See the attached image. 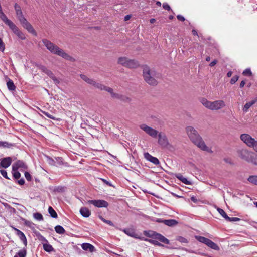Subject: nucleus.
Returning a JSON list of instances; mask_svg holds the SVG:
<instances>
[{"instance_id":"69168bd1","label":"nucleus","mask_w":257,"mask_h":257,"mask_svg":"<svg viewBox=\"0 0 257 257\" xmlns=\"http://www.w3.org/2000/svg\"><path fill=\"white\" fill-rule=\"evenodd\" d=\"M191 200L194 203H197L198 202V200L195 196H192L191 197Z\"/></svg>"},{"instance_id":"a18cd8bd","label":"nucleus","mask_w":257,"mask_h":257,"mask_svg":"<svg viewBox=\"0 0 257 257\" xmlns=\"http://www.w3.org/2000/svg\"><path fill=\"white\" fill-rule=\"evenodd\" d=\"M240 220V218H237V217H229L228 216V218L226 219V220L228 221H230V222H236V221H238Z\"/></svg>"},{"instance_id":"6e6d98bb","label":"nucleus","mask_w":257,"mask_h":257,"mask_svg":"<svg viewBox=\"0 0 257 257\" xmlns=\"http://www.w3.org/2000/svg\"><path fill=\"white\" fill-rule=\"evenodd\" d=\"M243 74L244 75H251V72L249 69H246L243 72Z\"/></svg>"},{"instance_id":"052dcab7","label":"nucleus","mask_w":257,"mask_h":257,"mask_svg":"<svg viewBox=\"0 0 257 257\" xmlns=\"http://www.w3.org/2000/svg\"><path fill=\"white\" fill-rule=\"evenodd\" d=\"M18 183L20 185H23L25 184V180L23 178H22L17 181Z\"/></svg>"},{"instance_id":"9d476101","label":"nucleus","mask_w":257,"mask_h":257,"mask_svg":"<svg viewBox=\"0 0 257 257\" xmlns=\"http://www.w3.org/2000/svg\"><path fill=\"white\" fill-rule=\"evenodd\" d=\"M7 25L20 39L21 40H25L26 39L25 34L12 21L8 24Z\"/></svg>"},{"instance_id":"72a5a7b5","label":"nucleus","mask_w":257,"mask_h":257,"mask_svg":"<svg viewBox=\"0 0 257 257\" xmlns=\"http://www.w3.org/2000/svg\"><path fill=\"white\" fill-rule=\"evenodd\" d=\"M48 212L50 214V216L54 218H57V214L56 212L54 210V209L51 207L49 206L48 208Z\"/></svg>"},{"instance_id":"8fccbe9b","label":"nucleus","mask_w":257,"mask_h":257,"mask_svg":"<svg viewBox=\"0 0 257 257\" xmlns=\"http://www.w3.org/2000/svg\"><path fill=\"white\" fill-rule=\"evenodd\" d=\"M239 77L237 75L233 76L230 80V83L232 84H234L238 79Z\"/></svg>"},{"instance_id":"1a4fd4ad","label":"nucleus","mask_w":257,"mask_h":257,"mask_svg":"<svg viewBox=\"0 0 257 257\" xmlns=\"http://www.w3.org/2000/svg\"><path fill=\"white\" fill-rule=\"evenodd\" d=\"M80 76L81 78L83 79L84 81H85L87 83L94 86L95 88L102 90V88L104 87V85L96 82L93 79L88 77L87 76L84 74H81Z\"/></svg>"},{"instance_id":"37998d69","label":"nucleus","mask_w":257,"mask_h":257,"mask_svg":"<svg viewBox=\"0 0 257 257\" xmlns=\"http://www.w3.org/2000/svg\"><path fill=\"white\" fill-rule=\"evenodd\" d=\"M249 162L257 166V154L253 153V155L252 156L251 160Z\"/></svg>"},{"instance_id":"5fc2aeb1","label":"nucleus","mask_w":257,"mask_h":257,"mask_svg":"<svg viewBox=\"0 0 257 257\" xmlns=\"http://www.w3.org/2000/svg\"><path fill=\"white\" fill-rule=\"evenodd\" d=\"M25 177L26 179L28 181H30L31 180V175H30V174L29 172H26L25 173Z\"/></svg>"},{"instance_id":"58836bf2","label":"nucleus","mask_w":257,"mask_h":257,"mask_svg":"<svg viewBox=\"0 0 257 257\" xmlns=\"http://www.w3.org/2000/svg\"><path fill=\"white\" fill-rule=\"evenodd\" d=\"M217 210L219 212V213L226 220L228 218V216L226 214V213L225 212V211L220 208L217 207Z\"/></svg>"},{"instance_id":"4468645a","label":"nucleus","mask_w":257,"mask_h":257,"mask_svg":"<svg viewBox=\"0 0 257 257\" xmlns=\"http://www.w3.org/2000/svg\"><path fill=\"white\" fill-rule=\"evenodd\" d=\"M12 162V159L10 157H7L0 159V168H7L10 166Z\"/></svg>"},{"instance_id":"6ab92c4d","label":"nucleus","mask_w":257,"mask_h":257,"mask_svg":"<svg viewBox=\"0 0 257 257\" xmlns=\"http://www.w3.org/2000/svg\"><path fill=\"white\" fill-rule=\"evenodd\" d=\"M144 155L145 159L152 162L154 165H157L160 163L159 160L156 157L152 156L149 153H145Z\"/></svg>"},{"instance_id":"680f3d73","label":"nucleus","mask_w":257,"mask_h":257,"mask_svg":"<svg viewBox=\"0 0 257 257\" xmlns=\"http://www.w3.org/2000/svg\"><path fill=\"white\" fill-rule=\"evenodd\" d=\"M104 222L107 223V224L109 225L110 226H114V224L112 221L110 220H104Z\"/></svg>"},{"instance_id":"864d4df0","label":"nucleus","mask_w":257,"mask_h":257,"mask_svg":"<svg viewBox=\"0 0 257 257\" xmlns=\"http://www.w3.org/2000/svg\"><path fill=\"white\" fill-rule=\"evenodd\" d=\"M64 187H61V186H58V187H56L54 191H56V192H63L64 191Z\"/></svg>"},{"instance_id":"e2e57ef3","label":"nucleus","mask_w":257,"mask_h":257,"mask_svg":"<svg viewBox=\"0 0 257 257\" xmlns=\"http://www.w3.org/2000/svg\"><path fill=\"white\" fill-rule=\"evenodd\" d=\"M217 61L216 60H214L213 61H212L210 63L209 65L211 67H213L217 63Z\"/></svg>"},{"instance_id":"4d7b16f0","label":"nucleus","mask_w":257,"mask_h":257,"mask_svg":"<svg viewBox=\"0 0 257 257\" xmlns=\"http://www.w3.org/2000/svg\"><path fill=\"white\" fill-rule=\"evenodd\" d=\"M13 229L16 231V234L18 236H20L21 234H23V233L20 230L15 227H13Z\"/></svg>"},{"instance_id":"c9c22d12","label":"nucleus","mask_w":257,"mask_h":257,"mask_svg":"<svg viewBox=\"0 0 257 257\" xmlns=\"http://www.w3.org/2000/svg\"><path fill=\"white\" fill-rule=\"evenodd\" d=\"M27 254L26 250H20L14 257H26Z\"/></svg>"},{"instance_id":"de8ad7c7","label":"nucleus","mask_w":257,"mask_h":257,"mask_svg":"<svg viewBox=\"0 0 257 257\" xmlns=\"http://www.w3.org/2000/svg\"><path fill=\"white\" fill-rule=\"evenodd\" d=\"M5 49V45L3 42L2 39L0 38V51L4 52Z\"/></svg>"},{"instance_id":"0e129e2a","label":"nucleus","mask_w":257,"mask_h":257,"mask_svg":"<svg viewBox=\"0 0 257 257\" xmlns=\"http://www.w3.org/2000/svg\"><path fill=\"white\" fill-rule=\"evenodd\" d=\"M178 20H180L181 21H184L185 18L182 16L178 15Z\"/></svg>"},{"instance_id":"ddd939ff","label":"nucleus","mask_w":257,"mask_h":257,"mask_svg":"<svg viewBox=\"0 0 257 257\" xmlns=\"http://www.w3.org/2000/svg\"><path fill=\"white\" fill-rule=\"evenodd\" d=\"M157 137H158V143L160 146L165 147L168 145L169 143L167 138L164 133L160 132Z\"/></svg>"},{"instance_id":"0eeeda50","label":"nucleus","mask_w":257,"mask_h":257,"mask_svg":"<svg viewBox=\"0 0 257 257\" xmlns=\"http://www.w3.org/2000/svg\"><path fill=\"white\" fill-rule=\"evenodd\" d=\"M240 139L248 147H252L254 150L257 141L252 138L249 134H243L240 136Z\"/></svg>"},{"instance_id":"aec40b11","label":"nucleus","mask_w":257,"mask_h":257,"mask_svg":"<svg viewBox=\"0 0 257 257\" xmlns=\"http://www.w3.org/2000/svg\"><path fill=\"white\" fill-rule=\"evenodd\" d=\"M14 8L16 11L17 16L20 22L25 19V18L23 15V13L21 9L20 6L17 4H15Z\"/></svg>"},{"instance_id":"c03bdc74","label":"nucleus","mask_w":257,"mask_h":257,"mask_svg":"<svg viewBox=\"0 0 257 257\" xmlns=\"http://www.w3.org/2000/svg\"><path fill=\"white\" fill-rule=\"evenodd\" d=\"M12 174L13 177L16 179H19L21 177L20 173L17 170H13L12 169Z\"/></svg>"},{"instance_id":"9b49d317","label":"nucleus","mask_w":257,"mask_h":257,"mask_svg":"<svg viewBox=\"0 0 257 257\" xmlns=\"http://www.w3.org/2000/svg\"><path fill=\"white\" fill-rule=\"evenodd\" d=\"M88 203L97 207H107L108 206V202L103 200H90L88 201Z\"/></svg>"},{"instance_id":"338daca9","label":"nucleus","mask_w":257,"mask_h":257,"mask_svg":"<svg viewBox=\"0 0 257 257\" xmlns=\"http://www.w3.org/2000/svg\"><path fill=\"white\" fill-rule=\"evenodd\" d=\"M102 181H103L105 184H106L107 185H108V186H112L111 184L109 182L107 181V180H105V179H102Z\"/></svg>"},{"instance_id":"cd10ccee","label":"nucleus","mask_w":257,"mask_h":257,"mask_svg":"<svg viewBox=\"0 0 257 257\" xmlns=\"http://www.w3.org/2000/svg\"><path fill=\"white\" fill-rule=\"evenodd\" d=\"M178 179H179L182 183L186 185H191L192 184L190 180H188L186 178L184 177L181 174H178Z\"/></svg>"},{"instance_id":"4c0bfd02","label":"nucleus","mask_w":257,"mask_h":257,"mask_svg":"<svg viewBox=\"0 0 257 257\" xmlns=\"http://www.w3.org/2000/svg\"><path fill=\"white\" fill-rule=\"evenodd\" d=\"M55 161L56 164L55 166H57L58 165H62L64 164L63 159L61 157H55Z\"/></svg>"},{"instance_id":"79ce46f5","label":"nucleus","mask_w":257,"mask_h":257,"mask_svg":"<svg viewBox=\"0 0 257 257\" xmlns=\"http://www.w3.org/2000/svg\"><path fill=\"white\" fill-rule=\"evenodd\" d=\"M20 239L23 242L24 245L26 246H27V239H26V237L25 235V234H24V233H23V234H21L20 236H19Z\"/></svg>"},{"instance_id":"c85d7f7f","label":"nucleus","mask_w":257,"mask_h":257,"mask_svg":"<svg viewBox=\"0 0 257 257\" xmlns=\"http://www.w3.org/2000/svg\"><path fill=\"white\" fill-rule=\"evenodd\" d=\"M123 232L127 235L136 238V234L134 230L130 228L125 229L123 230Z\"/></svg>"},{"instance_id":"7c9ffc66","label":"nucleus","mask_w":257,"mask_h":257,"mask_svg":"<svg viewBox=\"0 0 257 257\" xmlns=\"http://www.w3.org/2000/svg\"><path fill=\"white\" fill-rule=\"evenodd\" d=\"M7 85L9 90L14 91L16 89V86H15L13 81L11 79H9L7 82Z\"/></svg>"},{"instance_id":"f03ea898","label":"nucleus","mask_w":257,"mask_h":257,"mask_svg":"<svg viewBox=\"0 0 257 257\" xmlns=\"http://www.w3.org/2000/svg\"><path fill=\"white\" fill-rule=\"evenodd\" d=\"M42 42L47 49L52 53L61 56L64 59L73 62L75 61V59L66 53L63 49L60 48L58 46L49 40L46 39H43L42 40Z\"/></svg>"},{"instance_id":"774afa93","label":"nucleus","mask_w":257,"mask_h":257,"mask_svg":"<svg viewBox=\"0 0 257 257\" xmlns=\"http://www.w3.org/2000/svg\"><path fill=\"white\" fill-rule=\"evenodd\" d=\"M245 81H244V80H242V81L241 82L240 84V88H242V87H244V85H245Z\"/></svg>"},{"instance_id":"a211bd4d","label":"nucleus","mask_w":257,"mask_h":257,"mask_svg":"<svg viewBox=\"0 0 257 257\" xmlns=\"http://www.w3.org/2000/svg\"><path fill=\"white\" fill-rule=\"evenodd\" d=\"M152 236L155 239H157L164 243L166 244H168L169 243V240L160 234L153 232Z\"/></svg>"},{"instance_id":"b1692460","label":"nucleus","mask_w":257,"mask_h":257,"mask_svg":"<svg viewBox=\"0 0 257 257\" xmlns=\"http://www.w3.org/2000/svg\"><path fill=\"white\" fill-rule=\"evenodd\" d=\"M256 102V100L254 99V100H252V101L249 102H247L246 103L244 107H243V111L244 112H246L248 109L252 106L255 103V102Z\"/></svg>"},{"instance_id":"5701e85b","label":"nucleus","mask_w":257,"mask_h":257,"mask_svg":"<svg viewBox=\"0 0 257 257\" xmlns=\"http://www.w3.org/2000/svg\"><path fill=\"white\" fill-rule=\"evenodd\" d=\"M0 19L6 24H9L11 21L8 19L6 15L3 13L2 7L0 6Z\"/></svg>"},{"instance_id":"c756f323","label":"nucleus","mask_w":257,"mask_h":257,"mask_svg":"<svg viewBox=\"0 0 257 257\" xmlns=\"http://www.w3.org/2000/svg\"><path fill=\"white\" fill-rule=\"evenodd\" d=\"M195 238L199 242L203 243L206 245V243H207L208 241L209 240V239L201 236H195Z\"/></svg>"},{"instance_id":"a19ab883","label":"nucleus","mask_w":257,"mask_h":257,"mask_svg":"<svg viewBox=\"0 0 257 257\" xmlns=\"http://www.w3.org/2000/svg\"><path fill=\"white\" fill-rule=\"evenodd\" d=\"M34 218L37 220H43V217L42 215L40 213H35L33 214Z\"/></svg>"},{"instance_id":"f8f14e48","label":"nucleus","mask_w":257,"mask_h":257,"mask_svg":"<svg viewBox=\"0 0 257 257\" xmlns=\"http://www.w3.org/2000/svg\"><path fill=\"white\" fill-rule=\"evenodd\" d=\"M20 23L23 25V27L27 29L29 33L33 34L35 36H37V33L36 31L34 30L32 25L29 23L26 19L20 21Z\"/></svg>"},{"instance_id":"7ed1b4c3","label":"nucleus","mask_w":257,"mask_h":257,"mask_svg":"<svg viewBox=\"0 0 257 257\" xmlns=\"http://www.w3.org/2000/svg\"><path fill=\"white\" fill-rule=\"evenodd\" d=\"M143 75L146 82L152 86L158 84L157 79L160 77V74L153 69H151L148 66L143 67Z\"/></svg>"},{"instance_id":"2eb2a0df","label":"nucleus","mask_w":257,"mask_h":257,"mask_svg":"<svg viewBox=\"0 0 257 257\" xmlns=\"http://www.w3.org/2000/svg\"><path fill=\"white\" fill-rule=\"evenodd\" d=\"M102 90H105L109 93L112 98L119 99L120 94L114 92L112 88L104 85Z\"/></svg>"},{"instance_id":"393cba45","label":"nucleus","mask_w":257,"mask_h":257,"mask_svg":"<svg viewBox=\"0 0 257 257\" xmlns=\"http://www.w3.org/2000/svg\"><path fill=\"white\" fill-rule=\"evenodd\" d=\"M206 245L214 250H219V246L216 243H215L214 242H213L212 241H211L210 239L208 241V243H206Z\"/></svg>"},{"instance_id":"dca6fc26","label":"nucleus","mask_w":257,"mask_h":257,"mask_svg":"<svg viewBox=\"0 0 257 257\" xmlns=\"http://www.w3.org/2000/svg\"><path fill=\"white\" fill-rule=\"evenodd\" d=\"M156 221L159 223H163L165 225H167L168 226H175L177 224V221L173 219L166 220L158 219L156 220Z\"/></svg>"},{"instance_id":"ea45409f","label":"nucleus","mask_w":257,"mask_h":257,"mask_svg":"<svg viewBox=\"0 0 257 257\" xmlns=\"http://www.w3.org/2000/svg\"><path fill=\"white\" fill-rule=\"evenodd\" d=\"M46 161L48 164H49L51 165L55 166V161L53 158H51L50 157L48 156H46Z\"/></svg>"},{"instance_id":"20e7f679","label":"nucleus","mask_w":257,"mask_h":257,"mask_svg":"<svg viewBox=\"0 0 257 257\" xmlns=\"http://www.w3.org/2000/svg\"><path fill=\"white\" fill-rule=\"evenodd\" d=\"M200 102L206 108L212 111L218 110L225 106V102L222 100L210 101L205 98H201Z\"/></svg>"},{"instance_id":"39448f33","label":"nucleus","mask_w":257,"mask_h":257,"mask_svg":"<svg viewBox=\"0 0 257 257\" xmlns=\"http://www.w3.org/2000/svg\"><path fill=\"white\" fill-rule=\"evenodd\" d=\"M118 64L128 68H136L140 65L139 62L135 59H130L126 57H120L118 59Z\"/></svg>"},{"instance_id":"f257e3e1","label":"nucleus","mask_w":257,"mask_h":257,"mask_svg":"<svg viewBox=\"0 0 257 257\" xmlns=\"http://www.w3.org/2000/svg\"><path fill=\"white\" fill-rule=\"evenodd\" d=\"M186 132L191 142L201 150L209 153H213L211 148L206 145L201 136L194 127L188 126L186 128Z\"/></svg>"},{"instance_id":"423d86ee","label":"nucleus","mask_w":257,"mask_h":257,"mask_svg":"<svg viewBox=\"0 0 257 257\" xmlns=\"http://www.w3.org/2000/svg\"><path fill=\"white\" fill-rule=\"evenodd\" d=\"M237 153L239 157L247 162L251 160L252 156L253 155V152L249 151L246 149H240L237 151Z\"/></svg>"},{"instance_id":"4be33fe9","label":"nucleus","mask_w":257,"mask_h":257,"mask_svg":"<svg viewBox=\"0 0 257 257\" xmlns=\"http://www.w3.org/2000/svg\"><path fill=\"white\" fill-rule=\"evenodd\" d=\"M80 213L82 216L85 218L88 217L90 215L89 210L86 207L81 208L80 209Z\"/></svg>"},{"instance_id":"13d9d810","label":"nucleus","mask_w":257,"mask_h":257,"mask_svg":"<svg viewBox=\"0 0 257 257\" xmlns=\"http://www.w3.org/2000/svg\"><path fill=\"white\" fill-rule=\"evenodd\" d=\"M151 242H152L153 244L158 245V246H161V244L159 243L157 240H152L150 241Z\"/></svg>"},{"instance_id":"a878e982","label":"nucleus","mask_w":257,"mask_h":257,"mask_svg":"<svg viewBox=\"0 0 257 257\" xmlns=\"http://www.w3.org/2000/svg\"><path fill=\"white\" fill-rule=\"evenodd\" d=\"M46 74L54 81L55 84L59 83V80L55 76L54 74L51 70H48Z\"/></svg>"},{"instance_id":"bb28decb","label":"nucleus","mask_w":257,"mask_h":257,"mask_svg":"<svg viewBox=\"0 0 257 257\" xmlns=\"http://www.w3.org/2000/svg\"><path fill=\"white\" fill-rule=\"evenodd\" d=\"M15 146L14 143H10L7 141H0V147L10 148Z\"/></svg>"},{"instance_id":"412c9836","label":"nucleus","mask_w":257,"mask_h":257,"mask_svg":"<svg viewBox=\"0 0 257 257\" xmlns=\"http://www.w3.org/2000/svg\"><path fill=\"white\" fill-rule=\"evenodd\" d=\"M82 249L86 251H89L90 252H93L95 250V247L92 244L84 243L81 245Z\"/></svg>"},{"instance_id":"09e8293b","label":"nucleus","mask_w":257,"mask_h":257,"mask_svg":"<svg viewBox=\"0 0 257 257\" xmlns=\"http://www.w3.org/2000/svg\"><path fill=\"white\" fill-rule=\"evenodd\" d=\"M42 113L45 115H46L48 118H51V119H53V120H55L56 119L55 117H54L53 115H52L50 114H49L48 112H45V111H42Z\"/></svg>"},{"instance_id":"f3484780","label":"nucleus","mask_w":257,"mask_h":257,"mask_svg":"<svg viewBox=\"0 0 257 257\" xmlns=\"http://www.w3.org/2000/svg\"><path fill=\"white\" fill-rule=\"evenodd\" d=\"M13 170H18L19 169H27V165L22 161H17L12 166Z\"/></svg>"},{"instance_id":"f704fd0d","label":"nucleus","mask_w":257,"mask_h":257,"mask_svg":"<svg viewBox=\"0 0 257 257\" xmlns=\"http://www.w3.org/2000/svg\"><path fill=\"white\" fill-rule=\"evenodd\" d=\"M119 100L124 102H129L131 101V99L128 97L123 95L120 94L119 99Z\"/></svg>"},{"instance_id":"6e6552de","label":"nucleus","mask_w":257,"mask_h":257,"mask_svg":"<svg viewBox=\"0 0 257 257\" xmlns=\"http://www.w3.org/2000/svg\"><path fill=\"white\" fill-rule=\"evenodd\" d=\"M140 128L153 138H156L159 133L157 130L148 126L146 124H141L140 125Z\"/></svg>"},{"instance_id":"2f4dec72","label":"nucleus","mask_w":257,"mask_h":257,"mask_svg":"<svg viewBox=\"0 0 257 257\" xmlns=\"http://www.w3.org/2000/svg\"><path fill=\"white\" fill-rule=\"evenodd\" d=\"M43 249L45 251L48 252H51L54 250L52 246L48 243L43 244Z\"/></svg>"},{"instance_id":"49530a36","label":"nucleus","mask_w":257,"mask_h":257,"mask_svg":"<svg viewBox=\"0 0 257 257\" xmlns=\"http://www.w3.org/2000/svg\"><path fill=\"white\" fill-rule=\"evenodd\" d=\"M178 241H179V242H180L182 243H188V240L187 239H186L183 237H181V236L178 237Z\"/></svg>"},{"instance_id":"473e14b6","label":"nucleus","mask_w":257,"mask_h":257,"mask_svg":"<svg viewBox=\"0 0 257 257\" xmlns=\"http://www.w3.org/2000/svg\"><path fill=\"white\" fill-rule=\"evenodd\" d=\"M55 231L59 234H63L65 232L64 228L60 225H57L55 227Z\"/></svg>"},{"instance_id":"bf43d9fd","label":"nucleus","mask_w":257,"mask_h":257,"mask_svg":"<svg viewBox=\"0 0 257 257\" xmlns=\"http://www.w3.org/2000/svg\"><path fill=\"white\" fill-rule=\"evenodd\" d=\"M163 7L164 9L170 10V7L167 3H163Z\"/></svg>"},{"instance_id":"3c124183","label":"nucleus","mask_w":257,"mask_h":257,"mask_svg":"<svg viewBox=\"0 0 257 257\" xmlns=\"http://www.w3.org/2000/svg\"><path fill=\"white\" fill-rule=\"evenodd\" d=\"M0 172L1 175L6 179H9V178L8 177L7 172L6 170H1Z\"/></svg>"},{"instance_id":"e433bc0d","label":"nucleus","mask_w":257,"mask_h":257,"mask_svg":"<svg viewBox=\"0 0 257 257\" xmlns=\"http://www.w3.org/2000/svg\"><path fill=\"white\" fill-rule=\"evenodd\" d=\"M248 181L254 184L257 185V176H250L248 178Z\"/></svg>"},{"instance_id":"603ef678","label":"nucleus","mask_w":257,"mask_h":257,"mask_svg":"<svg viewBox=\"0 0 257 257\" xmlns=\"http://www.w3.org/2000/svg\"><path fill=\"white\" fill-rule=\"evenodd\" d=\"M39 68L40 70H41L42 72H44L45 73H46V72L49 70L45 66H44L43 65L39 66Z\"/></svg>"}]
</instances>
